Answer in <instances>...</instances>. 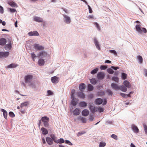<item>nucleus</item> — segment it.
Returning <instances> with one entry per match:
<instances>
[{"label":"nucleus","mask_w":147,"mask_h":147,"mask_svg":"<svg viewBox=\"0 0 147 147\" xmlns=\"http://www.w3.org/2000/svg\"><path fill=\"white\" fill-rule=\"evenodd\" d=\"M49 118L46 115L41 117L40 120L38 121V126L40 128V126L45 127H47L50 126L49 122Z\"/></svg>","instance_id":"obj_1"},{"label":"nucleus","mask_w":147,"mask_h":147,"mask_svg":"<svg viewBox=\"0 0 147 147\" xmlns=\"http://www.w3.org/2000/svg\"><path fill=\"white\" fill-rule=\"evenodd\" d=\"M135 28L136 31L138 32V35L140 36L143 35L147 33L146 29L145 28L141 27L140 24H137Z\"/></svg>","instance_id":"obj_2"},{"label":"nucleus","mask_w":147,"mask_h":147,"mask_svg":"<svg viewBox=\"0 0 147 147\" xmlns=\"http://www.w3.org/2000/svg\"><path fill=\"white\" fill-rule=\"evenodd\" d=\"M57 138L55 134H51L50 137L47 136L46 138V141L47 144L49 145H52L55 142V139Z\"/></svg>","instance_id":"obj_3"},{"label":"nucleus","mask_w":147,"mask_h":147,"mask_svg":"<svg viewBox=\"0 0 147 147\" xmlns=\"http://www.w3.org/2000/svg\"><path fill=\"white\" fill-rule=\"evenodd\" d=\"M7 43L4 45L3 49L7 51L11 50L12 47L13 41L11 38H7Z\"/></svg>","instance_id":"obj_4"},{"label":"nucleus","mask_w":147,"mask_h":147,"mask_svg":"<svg viewBox=\"0 0 147 147\" xmlns=\"http://www.w3.org/2000/svg\"><path fill=\"white\" fill-rule=\"evenodd\" d=\"M33 76L31 74H28L24 77L25 82L26 84H29L32 82L33 79Z\"/></svg>","instance_id":"obj_5"},{"label":"nucleus","mask_w":147,"mask_h":147,"mask_svg":"<svg viewBox=\"0 0 147 147\" xmlns=\"http://www.w3.org/2000/svg\"><path fill=\"white\" fill-rule=\"evenodd\" d=\"M48 54L47 52L43 50H41L39 51L37 54L38 58H44L46 57Z\"/></svg>","instance_id":"obj_6"},{"label":"nucleus","mask_w":147,"mask_h":147,"mask_svg":"<svg viewBox=\"0 0 147 147\" xmlns=\"http://www.w3.org/2000/svg\"><path fill=\"white\" fill-rule=\"evenodd\" d=\"M9 54L10 53L9 51H0V59L7 58Z\"/></svg>","instance_id":"obj_7"},{"label":"nucleus","mask_w":147,"mask_h":147,"mask_svg":"<svg viewBox=\"0 0 147 147\" xmlns=\"http://www.w3.org/2000/svg\"><path fill=\"white\" fill-rule=\"evenodd\" d=\"M33 47L36 51H40L41 50H44L45 49L44 46L37 43H34V44Z\"/></svg>","instance_id":"obj_8"},{"label":"nucleus","mask_w":147,"mask_h":147,"mask_svg":"<svg viewBox=\"0 0 147 147\" xmlns=\"http://www.w3.org/2000/svg\"><path fill=\"white\" fill-rule=\"evenodd\" d=\"M106 74L105 72L101 71L98 73L97 76V79L100 80H103L105 78Z\"/></svg>","instance_id":"obj_9"},{"label":"nucleus","mask_w":147,"mask_h":147,"mask_svg":"<svg viewBox=\"0 0 147 147\" xmlns=\"http://www.w3.org/2000/svg\"><path fill=\"white\" fill-rule=\"evenodd\" d=\"M64 22L67 24H69L71 22L70 18L65 14H63Z\"/></svg>","instance_id":"obj_10"},{"label":"nucleus","mask_w":147,"mask_h":147,"mask_svg":"<svg viewBox=\"0 0 147 147\" xmlns=\"http://www.w3.org/2000/svg\"><path fill=\"white\" fill-rule=\"evenodd\" d=\"M84 92L79 91L76 92L77 97L80 99H84L86 97V95L83 92Z\"/></svg>","instance_id":"obj_11"},{"label":"nucleus","mask_w":147,"mask_h":147,"mask_svg":"<svg viewBox=\"0 0 147 147\" xmlns=\"http://www.w3.org/2000/svg\"><path fill=\"white\" fill-rule=\"evenodd\" d=\"M9 37H5V38L1 37L0 38V45L3 46L5 45L7 42V38Z\"/></svg>","instance_id":"obj_12"},{"label":"nucleus","mask_w":147,"mask_h":147,"mask_svg":"<svg viewBox=\"0 0 147 147\" xmlns=\"http://www.w3.org/2000/svg\"><path fill=\"white\" fill-rule=\"evenodd\" d=\"M78 103L77 102H75V103L74 102H70V103L69 104V111L70 112H72L73 111H74V108H75L77 106V105L78 104Z\"/></svg>","instance_id":"obj_13"},{"label":"nucleus","mask_w":147,"mask_h":147,"mask_svg":"<svg viewBox=\"0 0 147 147\" xmlns=\"http://www.w3.org/2000/svg\"><path fill=\"white\" fill-rule=\"evenodd\" d=\"M75 94H70V98L71 99L70 102H74V103L75 102L78 103L79 99L78 98H76L75 97Z\"/></svg>","instance_id":"obj_14"},{"label":"nucleus","mask_w":147,"mask_h":147,"mask_svg":"<svg viewBox=\"0 0 147 147\" xmlns=\"http://www.w3.org/2000/svg\"><path fill=\"white\" fill-rule=\"evenodd\" d=\"M59 78L57 76H54L51 78V82L53 84H56L59 81Z\"/></svg>","instance_id":"obj_15"},{"label":"nucleus","mask_w":147,"mask_h":147,"mask_svg":"<svg viewBox=\"0 0 147 147\" xmlns=\"http://www.w3.org/2000/svg\"><path fill=\"white\" fill-rule=\"evenodd\" d=\"M78 104L79 107L83 108H86L87 106V103L85 101H80Z\"/></svg>","instance_id":"obj_16"},{"label":"nucleus","mask_w":147,"mask_h":147,"mask_svg":"<svg viewBox=\"0 0 147 147\" xmlns=\"http://www.w3.org/2000/svg\"><path fill=\"white\" fill-rule=\"evenodd\" d=\"M94 43L96 48L99 50H101V48L100 44L98 40L96 37L94 38Z\"/></svg>","instance_id":"obj_17"},{"label":"nucleus","mask_w":147,"mask_h":147,"mask_svg":"<svg viewBox=\"0 0 147 147\" xmlns=\"http://www.w3.org/2000/svg\"><path fill=\"white\" fill-rule=\"evenodd\" d=\"M131 128L133 131L136 134H138L139 132V129L138 127L135 124H133L131 125Z\"/></svg>","instance_id":"obj_18"},{"label":"nucleus","mask_w":147,"mask_h":147,"mask_svg":"<svg viewBox=\"0 0 147 147\" xmlns=\"http://www.w3.org/2000/svg\"><path fill=\"white\" fill-rule=\"evenodd\" d=\"M38 65L40 66H43L45 62V59L43 58H38Z\"/></svg>","instance_id":"obj_19"},{"label":"nucleus","mask_w":147,"mask_h":147,"mask_svg":"<svg viewBox=\"0 0 147 147\" xmlns=\"http://www.w3.org/2000/svg\"><path fill=\"white\" fill-rule=\"evenodd\" d=\"M81 110L79 108H76L73 111V114L74 116L78 115L80 114Z\"/></svg>","instance_id":"obj_20"},{"label":"nucleus","mask_w":147,"mask_h":147,"mask_svg":"<svg viewBox=\"0 0 147 147\" xmlns=\"http://www.w3.org/2000/svg\"><path fill=\"white\" fill-rule=\"evenodd\" d=\"M119 85L113 82L111 84V86L112 88L114 90H119Z\"/></svg>","instance_id":"obj_21"},{"label":"nucleus","mask_w":147,"mask_h":147,"mask_svg":"<svg viewBox=\"0 0 147 147\" xmlns=\"http://www.w3.org/2000/svg\"><path fill=\"white\" fill-rule=\"evenodd\" d=\"M28 35L30 36H38L39 35L38 32L36 31H30L28 32Z\"/></svg>","instance_id":"obj_22"},{"label":"nucleus","mask_w":147,"mask_h":147,"mask_svg":"<svg viewBox=\"0 0 147 147\" xmlns=\"http://www.w3.org/2000/svg\"><path fill=\"white\" fill-rule=\"evenodd\" d=\"M7 4L12 7H18L17 4L11 0L8 1H7Z\"/></svg>","instance_id":"obj_23"},{"label":"nucleus","mask_w":147,"mask_h":147,"mask_svg":"<svg viewBox=\"0 0 147 147\" xmlns=\"http://www.w3.org/2000/svg\"><path fill=\"white\" fill-rule=\"evenodd\" d=\"M89 111L86 109H84L81 112L82 115L84 117L87 116L89 114Z\"/></svg>","instance_id":"obj_24"},{"label":"nucleus","mask_w":147,"mask_h":147,"mask_svg":"<svg viewBox=\"0 0 147 147\" xmlns=\"http://www.w3.org/2000/svg\"><path fill=\"white\" fill-rule=\"evenodd\" d=\"M86 88V84L84 83H81L80 84L79 88L80 91L84 92Z\"/></svg>","instance_id":"obj_25"},{"label":"nucleus","mask_w":147,"mask_h":147,"mask_svg":"<svg viewBox=\"0 0 147 147\" xmlns=\"http://www.w3.org/2000/svg\"><path fill=\"white\" fill-rule=\"evenodd\" d=\"M77 119L78 120L81 121L83 123H85L87 122V119L86 117H82L80 116H78Z\"/></svg>","instance_id":"obj_26"},{"label":"nucleus","mask_w":147,"mask_h":147,"mask_svg":"<svg viewBox=\"0 0 147 147\" xmlns=\"http://www.w3.org/2000/svg\"><path fill=\"white\" fill-rule=\"evenodd\" d=\"M42 131V134L43 135H45L48 134V130L46 127H42L40 129Z\"/></svg>","instance_id":"obj_27"},{"label":"nucleus","mask_w":147,"mask_h":147,"mask_svg":"<svg viewBox=\"0 0 147 147\" xmlns=\"http://www.w3.org/2000/svg\"><path fill=\"white\" fill-rule=\"evenodd\" d=\"M0 111L1 112H2L3 113V115L4 118L6 120H7V117L8 113H7V111L6 110H5V109H2V108H1L0 109Z\"/></svg>","instance_id":"obj_28"},{"label":"nucleus","mask_w":147,"mask_h":147,"mask_svg":"<svg viewBox=\"0 0 147 147\" xmlns=\"http://www.w3.org/2000/svg\"><path fill=\"white\" fill-rule=\"evenodd\" d=\"M18 65L14 63H12L11 64L7 65L6 68L7 69L13 68H16Z\"/></svg>","instance_id":"obj_29"},{"label":"nucleus","mask_w":147,"mask_h":147,"mask_svg":"<svg viewBox=\"0 0 147 147\" xmlns=\"http://www.w3.org/2000/svg\"><path fill=\"white\" fill-rule=\"evenodd\" d=\"M30 102L29 101H27L23 102L20 104V107L21 108L24 107H26L28 106L30 104Z\"/></svg>","instance_id":"obj_30"},{"label":"nucleus","mask_w":147,"mask_h":147,"mask_svg":"<svg viewBox=\"0 0 147 147\" xmlns=\"http://www.w3.org/2000/svg\"><path fill=\"white\" fill-rule=\"evenodd\" d=\"M33 20L34 21L39 23L43 22V20L42 18L36 16H34Z\"/></svg>","instance_id":"obj_31"},{"label":"nucleus","mask_w":147,"mask_h":147,"mask_svg":"<svg viewBox=\"0 0 147 147\" xmlns=\"http://www.w3.org/2000/svg\"><path fill=\"white\" fill-rule=\"evenodd\" d=\"M28 86L30 87H31L34 91H36L38 89L36 88L35 84L34 83L31 82L29 83Z\"/></svg>","instance_id":"obj_32"},{"label":"nucleus","mask_w":147,"mask_h":147,"mask_svg":"<svg viewBox=\"0 0 147 147\" xmlns=\"http://www.w3.org/2000/svg\"><path fill=\"white\" fill-rule=\"evenodd\" d=\"M57 138H56L55 141V142L56 144H61L64 143L65 142V141L63 138H60L59 139H58L57 140Z\"/></svg>","instance_id":"obj_33"},{"label":"nucleus","mask_w":147,"mask_h":147,"mask_svg":"<svg viewBox=\"0 0 147 147\" xmlns=\"http://www.w3.org/2000/svg\"><path fill=\"white\" fill-rule=\"evenodd\" d=\"M124 86L128 88L131 87V85L130 82L127 80H125L123 82Z\"/></svg>","instance_id":"obj_34"},{"label":"nucleus","mask_w":147,"mask_h":147,"mask_svg":"<svg viewBox=\"0 0 147 147\" xmlns=\"http://www.w3.org/2000/svg\"><path fill=\"white\" fill-rule=\"evenodd\" d=\"M87 88L88 91H93L94 90V86L90 84H87Z\"/></svg>","instance_id":"obj_35"},{"label":"nucleus","mask_w":147,"mask_h":147,"mask_svg":"<svg viewBox=\"0 0 147 147\" xmlns=\"http://www.w3.org/2000/svg\"><path fill=\"white\" fill-rule=\"evenodd\" d=\"M101 98H96L94 100V103L95 104L97 105L101 104Z\"/></svg>","instance_id":"obj_36"},{"label":"nucleus","mask_w":147,"mask_h":147,"mask_svg":"<svg viewBox=\"0 0 147 147\" xmlns=\"http://www.w3.org/2000/svg\"><path fill=\"white\" fill-rule=\"evenodd\" d=\"M111 80L115 82L116 83H118L119 81V78L117 76H113L111 78Z\"/></svg>","instance_id":"obj_37"},{"label":"nucleus","mask_w":147,"mask_h":147,"mask_svg":"<svg viewBox=\"0 0 147 147\" xmlns=\"http://www.w3.org/2000/svg\"><path fill=\"white\" fill-rule=\"evenodd\" d=\"M90 83L93 85H96L98 82L97 80L95 78H92L90 79Z\"/></svg>","instance_id":"obj_38"},{"label":"nucleus","mask_w":147,"mask_h":147,"mask_svg":"<svg viewBox=\"0 0 147 147\" xmlns=\"http://www.w3.org/2000/svg\"><path fill=\"white\" fill-rule=\"evenodd\" d=\"M95 106L93 103H90L88 106L89 109L90 110V111L92 113L94 109Z\"/></svg>","instance_id":"obj_39"},{"label":"nucleus","mask_w":147,"mask_h":147,"mask_svg":"<svg viewBox=\"0 0 147 147\" xmlns=\"http://www.w3.org/2000/svg\"><path fill=\"white\" fill-rule=\"evenodd\" d=\"M119 90H121L123 92H126L127 90V88L126 86L123 85H119Z\"/></svg>","instance_id":"obj_40"},{"label":"nucleus","mask_w":147,"mask_h":147,"mask_svg":"<svg viewBox=\"0 0 147 147\" xmlns=\"http://www.w3.org/2000/svg\"><path fill=\"white\" fill-rule=\"evenodd\" d=\"M99 69V68L98 67H96L91 71L90 72V73L92 75H94L97 72Z\"/></svg>","instance_id":"obj_41"},{"label":"nucleus","mask_w":147,"mask_h":147,"mask_svg":"<svg viewBox=\"0 0 147 147\" xmlns=\"http://www.w3.org/2000/svg\"><path fill=\"white\" fill-rule=\"evenodd\" d=\"M137 58L138 60L139 63L142 64L143 63V58L140 55H138L137 57Z\"/></svg>","instance_id":"obj_42"},{"label":"nucleus","mask_w":147,"mask_h":147,"mask_svg":"<svg viewBox=\"0 0 147 147\" xmlns=\"http://www.w3.org/2000/svg\"><path fill=\"white\" fill-rule=\"evenodd\" d=\"M107 103V98H102L101 100V104L103 106H105Z\"/></svg>","instance_id":"obj_43"},{"label":"nucleus","mask_w":147,"mask_h":147,"mask_svg":"<svg viewBox=\"0 0 147 147\" xmlns=\"http://www.w3.org/2000/svg\"><path fill=\"white\" fill-rule=\"evenodd\" d=\"M31 57L32 58V60L33 61H34L35 59L37 58V56H36L34 52L30 54Z\"/></svg>","instance_id":"obj_44"},{"label":"nucleus","mask_w":147,"mask_h":147,"mask_svg":"<svg viewBox=\"0 0 147 147\" xmlns=\"http://www.w3.org/2000/svg\"><path fill=\"white\" fill-rule=\"evenodd\" d=\"M106 92L108 96H112L113 94V92L110 89L106 90Z\"/></svg>","instance_id":"obj_45"},{"label":"nucleus","mask_w":147,"mask_h":147,"mask_svg":"<svg viewBox=\"0 0 147 147\" xmlns=\"http://www.w3.org/2000/svg\"><path fill=\"white\" fill-rule=\"evenodd\" d=\"M127 75L125 73L122 72L121 74V78L122 80H125L126 79Z\"/></svg>","instance_id":"obj_46"},{"label":"nucleus","mask_w":147,"mask_h":147,"mask_svg":"<svg viewBox=\"0 0 147 147\" xmlns=\"http://www.w3.org/2000/svg\"><path fill=\"white\" fill-rule=\"evenodd\" d=\"M93 24L95 26L97 30L99 31H100L101 30V28L99 24L96 22H94Z\"/></svg>","instance_id":"obj_47"},{"label":"nucleus","mask_w":147,"mask_h":147,"mask_svg":"<svg viewBox=\"0 0 147 147\" xmlns=\"http://www.w3.org/2000/svg\"><path fill=\"white\" fill-rule=\"evenodd\" d=\"M105 94V93L104 91L102 90H100L97 93V95H99L100 96H102L104 95Z\"/></svg>","instance_id":"obj_48"},{"label":"nucleus","mask_w":147,"mask_h":147,"mask_svg":"<svg viewBox=\"0 0 147 147\" xmlns=\"http://www.w3.org/2000/svg\"><path fill=\"white\" fill-rule=\"evenodd\" d=\"M107 71L108 73L110 74H113L114 72V71L113 70V69L111 67L107 69Z\"/></svg>","instance_id":"obj_49"},{"label":"nucleus","mask_w":147,"mask_h":147,"mask_svg":"<svg viewBox=\"0 0 147 147\" xmlns=\"http://www.w3.org/2000/svg\"><path fill=\"white\" fill-rule=\"evenodd\" d=\"M8 11L11 13H13L16 11V10L13 8H8Z\"/></svg>","instance_id":"obj_50"},{"label":"nucleus","mask_w":147,"mask_h":147,"mask_svg":"<svg viewBox=\"0 0 147 147\" xmlns=\"http://www.w3.org/2000/svg\"><path fill=\"white\" fill-rule=\"evenodd\" d=\"M109 52L110 53L113 54L115 56H117V53L115 50H109Z\"/></svg>","instance_id":"obj_51"},{"label":"nucleus","mask_w":147,"mask_h":147,"mask_svg":"<svg viewBox=\"0 0 147 147\" xmlns=\"http://www.w3.org/2000/svg\"><path fill=\"white\" fill-rule=\"evenodd\" d=\"M119 94L123 97L126 98L128 97V96L129 95V94H127L122 92H120L119 93Z\"/></svg>","instance_id":"obj_52"},{"label":"nucleus","mask_w":147,"mask_h":147,"mask_svg":"<svg viewBox=\"0 0 147 147\" xmlns=\"http://www.w3.org/2000/svg\"><path fill=\"white\" fill-rule=\"evenodd\" d=\"M94 97V95L92 93L88 94V99L91 100Z\"/></svg>","instance_id":"obj_53"},{"label":"nucleus","mask_w":147,"mask_h":147,"mask_svg":"<svg viewBox=\"0 0 147 147\" xmlns=\"http://www.w3.org/2000/svg\"><path fill=\"white\" fill-rule=\"evenodd\" d=\"M106 145V143L103 141H101L100 142L99 147H104Z\"/></svg>","instance_id":"obj_54"},{"label":"nucleus","mask_w":147,"mask_h":147,"mask_svg":"<svg viewBox=\"0 0 147 147\" xmlns=\"http://www.w3.org/2000/svg\"><path fill=\"white\" fill-rule=\"evenodd\" d=\"M107 68V66L102 65H101L100 67V69L101 70H105Z\"/></svg>","instance_id":"obj_55"},{"label":"nucleus","mask_w":147,"mask_h":147,"mask_svg":"<svg viewBox=\"0 0 147 147\" xmlns=\"http://www.w3.org/2000/svg\"><path fill=\"white\" fill-rule=\"evenodd\" d=\"M9 116L11 118H13L15 117V115L14 113L12 111H10L9 113Z\"/></svg>","instance_id":"obj_56"},{"label":"nucleus","mask_w":147,"mask_h":147,"mask_svg":"<svg viewBox=\"0 0 147 147\" xmlns=\"http://www.w3.org/2000/svg\"><path fill=\"white\" fill-rule=\"evenodd\" d=\"M86 133V131H82L78 132L77 134L78 136H81L83 134H84Z\"/></svg>","instance_id":"obj_57"},{"label":"nucleus","mask_w":147,"mask_h":147,"mask_svg":"<svg viewBox=\"0 0 147 147\" xmlns=\"http://www.w3.org/2000/svg\"><path fill=\"white\" fill-rule=\"evenodd\" d=\"M143 125L144 129L145 134L147 135V125L145 123H143Z\"/></svg>","instance_id":"obj_58"},{"label":"nucleus","mask_w":147,"mask_h":147,"mask_svg":"<svg viewBox=\"0 0 147 147\" xmlns=\"http://www.w3.org/2000/svg\"><path fill=\"white\" fill-rule=\"evenodd\" d=\"M65 141L64 142H65V144H67L68 145L70 146L73 145V144L69 140H65Z\"/></svg>","instance_id":"obj_59"},{"label":"nucleus","mask_w":147,"mask_h":147,"mask_svg":"<svg viewBox=\"0 0 147 147\" xmlns=\"http://www.w3.org/2000/svg\"><path fill=\"white\" fill-rule=\"evenodd\" d=\"M94 119V115L93 114H91L89 116V120L91 121H92Z\"/></svg>","instance_id":"obj_60"},{"label":"nucleus","mask_w":147,"mask_h":147,"mask_svg":"<svg viewBox=\"0 0 147 147\" xmlns=\"http://www.w3.org/2000/svg\"><path fill=\"white\" fill-rule=\"evenodd\" d=\"M47 93L48 95L49 96L52 95L53 94V92L50 90H47Z\"/></svg>","instance_id":"obj_61"},{"label":"nucleus","mask_w":147,"mask_h":147,"mask_svg":"<svg viewBox=\"0 0 147 147\" xmlns=\"http://www.w3.org/2000/svg\"><path fill=\"white\" fill-rule=\"evenodd\" d=\"M111 138H113L115 140H117V136L115 134H112L111 135Z\"/></svg>","instance_id":"obj_62"},{"label":"nucleus","mask_w":147,"mask_h":147,"mask_svg":"<svg viewBox=\"0 0 147 147\" xmlns=\"http://www.w3.org/2000/svg\"><path fill=\"white\" fill-rule=\"evenodd\" d=\"M111 68H112L113 70L116 71L119 68V67L118 66H112Z\"/></svg>","instance_id":"obj_63"},{"label":"nucleus","mask_w":147,"mask_h":147,"mask_svg":"<svg viewBox=\"0 0 147 147\" xmlns=\"http://www.w3.org/2000/svg\"><path fill=\"white\" fill-rule=\"evenodd\" d=\"M103 88V85L101 84H99L96 86V88L99 90H100L101 88Z\"/></svg>","instance_id":"obj_64"}]
</instances>
